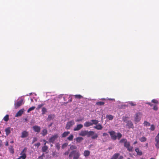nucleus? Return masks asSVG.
Here are the masks:
<instances>
[{"label": "nucleus", "instance_id": "2f4dec72", "mask_svg": "<svg viewBox=\"0 0 159 159\" xmlns=\"http://www.w3.org/2000/svg\"><path fill=\"white\" fill-rule=\"evenodd\" d=\"M104 104V102H98L96 103V105L98 106L103 105Z\"/></svg>", "mask_w": 159, "mask_h": 159}, {"label": "nucleus", "instance_id": "4d7b16f0", "mask_svg": "<svg viewBox=\"0 0 159 159\" xmlns=\"http://www.w3.org/2000/svg\"><path fill=\"white\" fill-rule=\"evenodd\" d=\"M52 124H53V123H51V124H50L48 125V127H50L52 125Z\"/></svg>", "mask_w": 159, "mask_h": 159}, {"label": "nucleus", "instance_id": "aec40b11", "mask_svg": "<svg viewBox=\"0 0 159 159\" xmlns=\"http://www.w3.org/2000/svg\"><path fill=\"white\" fill-rule=\"evenodd\" d=\"M55 117V116L54 115H48V117L47 119L48 121H50L51 120H53Z\"/></svg>", "mask_w": 159, "mask_h": 159}, {"label": "nucleus", "instance_id": "f704fd0d", "mask_svg": "<svg viewBox=\"0 0 159 159\" xmlns=\"http://www.w3.org/2000/svg\"><path fill=\"white\" fill-rule=\"evenodd\" d=\"M3 120L5 121H7L9 120V115H6L3 118Z\"/></svg>", "mask_w": 159, "mask_h": 159}, {"label": "nucleus", "instance_id": "7ed1b4c3", "mask_svg": "<svg viewBox=\"0 0 159 159\" xmlns=\"http://www.w3.org/2000/svg\"><path fill=\"white\" fill-rule=\"evenodd\" d=\"M94 134V132L93 131H88V130H82L79 133V135L82 136H87L88 137H89L91 135H92Z\"/></svg>", "mask_w": 159, "mask_h": 159}, {"label": "nucleus", "instance_id": "bb28decb", "mask_svg": "<svg viewBox=\"0 0 159 159\" xmlns=\"http://www.w3.org/2000/svg\"><path fill=\"white\" fill-rule=\"evenodd\" d=\"M9 151L10 153L12 154L14 153V149L13 148V146H10L9 148Z\"/></svg>", "mask_w": 159, "mask_h": 159}, {"label": "nucleus", "instance_id": "37998d69", "mask_svg": "<svg viewBox=\"0 0 159 159\" xmlns=\"http://www.w3.org/2000/svg\"><path fill=\"white\" fill-rule=\"evenodd\" d=\"M44 105V104L43 103L41 104H39L38 105V109H40L42 106Z\"/></svg>", "mask_w": 159, "mask_h": 159}, {"label": "nucleus", "instance_id": "6e6552de", "mask_svg": "<svg viewBox=\"0 0 159 159\" xmlns=\"http://www.w3.org/2000/svg\"><path fill=\"white\" fill-rule=\"evenodd\" d=\"M58 137V135L57 134H55L52 135L49 139V143H54V142L56 140Z\"/></svg>", "mask_w": 159, "mask_h": 159}, {"label": "nucleus", "instance_id": "5fc2aeb1", "mask_svg": "<svg viewBox=\"0 0 159 159\" xmlns=\"http://www.w3.org/2000/svg\"><path fill=\"white\" fill-rule=\"evenodd\" d=\"M5 145L6 146H8V142L7 141L6 142V143L5 144Z\"/></svg>", "mask_w": 159, "mask_h": 159}, {"label": "nucleus", "instance_id": "864d4df0", "mask_svg": "<svg viewBox=\"0 0 159 159\" xmlns=\"http://www.w3.org/2000/svg\"><path fill=\"white\" fill-rule=\"evenodd\" d=\"M38 158L39 159H43V158L42 157V156H39V157H38Z\"/></svg>", "mask_w": 159, "mask_h": 159}, {"label": "nucleus", "instance_id": "cd10ccee", "mask_svg": "<svg viewBox=\"0 0 159 159\" xmlns=\"http://www.w3.org/2000/svg\"><path fill=\"white\" fill-rule=\"evenodd\" d=\"M74 96L75 98L79 99H81L83 98L82 96L80 94L75 95H74Z\"/></svg>", "mask_w": 159, "mask_h": 159}, {"label": "nucleus", "instance_id": "20e7f679", "mask_svg": "<svg viewBox=\"0 0 159 159\" xmlns=\"http://www.w3.org/2000/svg\"><path fill=\"white\" fill-rule=\"evenodd\" d=\"M98 121L96 120H92L91 121H87L84 124V126L86 127H89L93 124L97 125L98 123Z\"/></svg>", "mask_w": 159, "mask_h": 159}, {"label": "nucleus", "instance_id": "c9c22d12", "mask_svg": "<svg viewBox=\"0 0 159 159\" xmlns=\"http://www.w3.org/2000/svg\"><path fill=\"white\" fill-rule=\"evenodd\" d=\"M122 137V134L120 133H118L117 134L116 138H117L118 139H120Z\"/></svg>", "mask_w": 159, "mask_h": 159}, {"label": "nucleus", "instance_id": "c03bdc74", "mask_svg": "<svg viewBox=\"0 0 159 159\" xmlns=\"http://www.w3.org/2000/svg\"><path fill=\"white\" fill-rule=\"evenodd\" d=\"M102 135L104 137H105L106 138L108 137L109 136L108 134L106 133H103Z\"/></svg>", "mask_w": 159, "mask_h": 159}, {"label": "nucleus", "instance_id": "e433bc0d", "mask_svg": "<svg viewBox=\"0 0 159 159\" xmlns=\"http://www.w3.org/2000/svg\"><path fill=\"white\" fill-rule=\"evenodd\" d=\"M70 148L71 150H73L74 149H76L77 148V147L76 146L72 145L70 146Z\"/></svg>", "mask_w": 159, "mask_h": 159}, {"label": "nucleus", "instance_id": "680f3d73", "mask_svg": "<svg viewBox=\"0 0 159 159\" xmlns=\"http://www.w3.org/2000/svg\"><path fill=\"white\" fill-rule=\"evenodd\" d=\"M46 143L45 142L43 144V145H44L43 146H46Z\"/></svg>", "mask_w": 159, "mask_h": 159}, {"label": "nucleus", "instance_id": "69168bd1", "mask_svg": "<svg viewBox=\"0 0 159 159\" xmlns=\"http://www.w3.org/2000/svg\"><path fill=\"white\" fill-rule=\"evenodd\" d=\"M44 154L43 153V154L41 155V156H42V157L44 156Z\"/></svg>", "mask_w": 159, "mask_h": 159}, {"label": "nucleus", "instance_id": "9b49d317", "mask_svg": "<svg viewBox=\"0 0 159 159\" xmlns=\"http://www.w3.org/2000/svg\"><path fill=\"white\" fill-rule=\"evenodd\" d=\"M156 143L155 146L157 149L159 148V133L155 138Z\"/></svg>", "mask_w": 159, "mask_h": 159}, {"label": "nucleus", "instance_id": "4c0bfd02", "mask_svg": "<svg viewBox=\"0 0 159 159\" xmlns=\"http://www.w3.org/2000/svg\"><path fill=\"white\" fill-rule=\"evenodd\" d=\"M35 107L34 106H33L30 108L27 111V112H29L30 111H32L34 109Z\"/></svg>", "mask_w": 159, "mask_h": 159}, {"label": "nucleus", "instance_id": "393cba45", "mask_svg": "<svg viewBox=\"0 0 159 159\" xmlns=\"http://www.w3.org/2000/svg\"><path fill=\"white\" fill-rule=\"evenodd\" d=\"M5 131L6 132V134L7 135H8L9 134L11 133L10 128L8 127L6 129Z\"/></svg>", "mask_w": 159, "mask_h": 159}, {"label": "nucleus", "instance_id": "412c9836", "mask_svg": "<svg viewBox=\"0 0 159 159\" xmlns=\"http://www.w3.org/2000/svg\"><path fill=\"white\" fill-rule=\"evenodd\" d=\"M83 140V138L81 137H78L75 139L77 143H80Z\"/></svg>", "mask_w": 159, "mask_h": 159}, {"label": "nucleus", "instance_id": "a18cd8bd", "mask_svg": "<svg viewBox=\"0 0 159 159\" xmlns=\"http://www.w3.org/2000/svg\"><path fill=\"white\" fill-rule=\"evenodd\" d=\"M67 144L66 143L63 144L62 146V148L64 149L65 147H66L67 146Z\"/></svg>", "mask_w": 159, "mask_h": 159}, {"label": "nucleus", "instance_id": "b1692460", "mask_svg": "<svg viewBox=\"0 0 159 159\" xmlns=\"http://www.w3.org/2000/svg\"><path fill=\"white\" fill-rule=\"evenodd\" d=\"M90 152L89 150H85L84 152V155L85 157H87L89 156L90 155Z\"/></svg>", "mask_w": 159, "mask_h": 159}, {"label": "nucleus", "instance_id": "c756f323", "mask_svg": "<svg viewBox=\"0 0 159 159\" xmlns=\"http://www.w3.org/2000/svg\"><path fill=\"white\" fill-rule=\"evenodd\" d=\"M107 117L109 120H112L113 118V116L111 115H107Z\"/></svg>", "mask_w": 159, "mask_h": 159}, {"label": "nucleus", "instance_id": "6e6d98bb", "mask_svg": "<svg viewBox=\"0 0 159 159\" xmlns=\"http://www.w3.org/2000/svg\"><path fill=\"white\" fill-rule=\"evenodd\" d=\"M147 104L150 105L151 107H152V104L148 102L147 103Z\"/></svg>", "mask_w": 159, "mask_h": 159}, {"label": "nucleus", "instance_id": "dca6fc26", "mask_svg": "<svg viewBox=\"0 0 159 159\" xmlns=\"http://www.w3.org/2000/svg\"><path fill=\"white\" fill-rule=\"evenodd\" d=\"M28 132L26 131H24L21 133V137L22 138H26L28 136Z\"/></svg>", "mask_w": 159, "mask_h": 159}, {"label": "nucleus", "instance_id": "5701e85b", "mask_svg": "<svg viewBox=\"0 0 159 159\" xmlns=\"http://www.w3.org/2000/svg\"><path fill=\"white\" fill-rule=\"evenodd\" d=\"M70 134V131L64 132L61 135L62 138H64L66 137L69 134Z\"/></svg>", "mask_w": 159, "mask_h": 159}, {"label": "nucleus", "instance_id": "603ef678", "mask_svg": "<svg viewBox=\"0 0 159 159\" xmlns=\"http://www.w3.org/2000/svg\"><path fill=\"white\" fill-rule=\"evenodd\" d=\"M56 147L58 149H59L60 147L59 145L58 144H57Z\"/></svg>", "mask_w": 159, "mask_h": 159}, {"label": "nucleus", "instance_id": "774afa93", "mask_svg": "<svg viewBox=\"0 0 159 159\" xmlns=\"http://www.w3.org/2000/svg\"><path fill=\"white\" fill-rule=\"evenodd\" d=\"M51 147H52V144H51Z\"/></svg>", "mask_w": 159, "mask_h": 159}, {"label": "nucleus", "instance_id": "c85d7f7f", "mask_svg": "<svg viewBox=\"0 0 159 159\" xmlns=\"http://www.w3.org/2000/svg\"><path fill=\"white\" fill-rule=\"evenodd\" d=\"M92 136V139H96L98 137V134H96V133H94V134H93L92 135H91Z\"/></svg>", "mask_w": 159, "mask_h": 159}, {"label": "nucleus", "instance_id": "7c9ffc66", "mask_svg": "<svg viewBox=\"0 0 159 159\" xmlns=\"http://www.w3.org/2000/svg\"><path fill=\"white\" fill-rule=\"evenodd\" d=\"M74 137L73 135L72 134H71L68 137H67V139L69 141L72 140Z\"/></svg>", "mask_w": 159, "mask_h": 159}, {"label": "nucleus", "instance_id": "f8f14e48", "mask_svg": "<svg viewBox=\"0 0 159 159\" xmlns=\"http://www.w3.org/2000/svg\"><path fill=\"white\" fill-rule=\"evenodd\" d=\"M32 128L35 132H37L38 133H39L40 131L41 128L40 126L38 125L34 126Z\"/></svg>", "mask_w": 159, "mask_h": 159}, {"label": "nucleus", "instance_id": "2eb2a0df", "mask_svg": "<svg viewBox=\"0 0 159 159\" xmlns=\"http://www.w3.org/2000/svg\"><path fill=\"white\" fill-rule=\"evenodd\" d=\"M126 126H128L129 128H134V125L132 123V122L130 120H128L126 122Z\"/></svg>", "mask_w": 159, "mask_h": 159}, {"label": "nucleus", "instance_id": "f3484780", "mask_svg": "<svg viewBox=\"0 0 159 159\" xmlns=\"http://www.w3.org/2000/svg\"><path fill=\"white\" fill-rule=\"evenodd\" d=\"M24 112V109H20L16 113V115H15V117H17L20 116Z\"/></svg>", "mask_w": 159, "mask_h": 159}, {"label": "nucleus", "instance_id": "ea45409f", "mask_svg": "<svg viewBox=\"0 0 159 159\" xmlns=\"http://www.w3.org/2000/svg\"><path fill=\"white\" fill-rule=\"evenodd\" d=\"M129 104L132 106H134L136 105V104L132 102H129Z\"/></svg>", "mask_w": 159, "mask_h": 159}, {"label": "nucleus", "instance_id": "4468645a", "mask_svg": "<svg viewBox=\"0 0 159 159\" xmlns=\"http://www.w3.org/2000/svg\"><path fill=\"white\" fill-rule=\"evenodd\" d=\"M83 127V125L81 124L77 125L76 127L74 128L73 130L74 131H78L82 129Z\"/></svg>", "mask_w": 159, "mask_h": 159}, {"label": "nucleus", "instance_id": "4be33fe9", "mask_svg": "<svg viewBox=\"0 0 159 159\" xmlns=\"http://www.w3.org/2000/svg\"><path fill=\"white\" fill-rule=\"evenodd\" d=\"M135 151L136 152L137 154L139 156H141L142 154V152L141 150H140L139 148H136L135 149Z\"/></svg>", "mask_w": 159, "mask_h": 159}, {"label": "nucleus", "instance_id": "1a4fd4ad", "mask_svg": "<svg viewBox=\"0 0 159 159\" xmlns=\"http://www.w3.org/2000/svg\"><path fill=\"white\" fill-rule=\"evenodd\" d=\"M120 155L119 153H115L112 156L111 159H123V157L122 156H119Z\"/></svg>", "mask_w": 159, "mask_h": 159}, {"label": "nucleus", "instance_id": "bf43d9fd", "mask_svg": "<svg viewBox=\"0 0 159 159\" xmlns=\"http://www.w3.org/2000/svg\"><path fill=\"white\" fill-rule=\"evenodd\" d=\"M82 120V119H81V120H79V119H78V120H76V121L78 122V121H81Z\"/></svg>", "mask_w": 159, "mask_h": 159}, {"label": "nucleus", "instance_id": "09e8293b", "mask_svg": "<svg viewBox=\"0 0 159 159\" xmlns=\"http://www.w3.org/2000/svg\"><path fill=\"white\" fill-rule=\"evenodd\" d=\"M40 145V143H35L34 144V145L35 146H37L38 147H39Z\"/></svg>", "mask_w": 159, "mask_h": 159}, {"label": "nucleus", "instance_id": "49530a36", "mask_svg": "<svg viewBox=\"0 0 159 159\" xmlns=\"http://www.w3.org/2000/svg\"><path fill=\"white\" fill-rule=\"evenodd\" d=\"M69 101L68 102H66V103H68L69 102H72V98L71 97H70V96L69 97Z\"/></svg>", "mask_w": 159, "mask_h": 159}, {"label": "nucleus", "instance_id": "473e14b6", "mask_svg": "<svg viewBox=\"0 0 159 159\" xmlns=\"http://www.w3.org/2000/svg\"><path fill=\"white\" fill-rule=\"evenodd\" d=\"M139 140L141 142H144L146 141L147 139L145 137L143 136L139 139Z\"/></svg>", "mask_w": 159, "mask_h": 159}, {"label": "nucleus", "instance_id": "a878e982", "mask_svg": "<svg viewBox=\"0 0 159 159\" xmlns=\"http://www.w3.org/2000/svg\"><path fill=\"white\" fill-rule=\"evenodd\" d=\"M48 147L47 146H43L42 148V150L43 152H45L48 150Z\"/></svg>", "mask_w": 159, "mask_h": 159}, {"label": "nucleus", "instance_id": "8fccbe9b", "mask_svg": "<svg viewBox=\"0 0 159 159\" xmlns=\"http://www.w3.org/2000/svg\"><path fill=\"white\" fill-rule=\"evenodd\" d=\"M153 109L155 111H157L158 109L157 106L156 105L154 106L153 107Z\"/></svg>", "mask_w": 159, "mask_h": 159}, {"label": "nucleus", "instance_id": "423d86ee", "mask_svg": "<svg viewBox=\"0 0 159 159\" xmlns=\"http://www.w3.org/2000/svg\"><path fill=\"white\" fill-rule=\"evenodd\" d=\"M142 116V114L141 112H138L135 114L134 116V121L137 122L140 121L141 120V117Z\"/></svg>", "mask_w": 159, "mask_h": 159}, {"label": "nucleus", "instance_id": "f03ea898", "mask_svg": "<svg viewBox=\"0 0 159 159\" xmlns=\"http://www.w3.org/2000/svg\"><path fill=\"white\" fill-rule=\"evenodd\" d=\"M80 155V154L79 151L73 150L69 154V157L70 158L73 157V159H78Z\"/></svg>", "mask_w": 159, "mask_h": 159}, {"label": "nucleus", "instance_id": "3c124183", "mask_svg": "<svg viewBox=\"0 0 159 159\" xmlns=\"http://www.w3.org/2000/svg\"><path fill=\"white\" fill-rule=\"evenodd\" d=\"M69 152L68 151H66L64 153L65 155H68L69 154Z\"/></svg>", "mask_w": 159, "mask_h": 159}, {"label": "nucleus", "instance_id": "e2e57ef3", "mask_svg": "<svg viewBox=\"0 0 159 159\" xmlns=\"http://www.w3.org/2000/svg\"><path fill=\"white\" fill-rule=\"evenodd\" d=\"M146 146L147 147H148V143H147L146 144Z\"/></svg>", "mask_w": 159, "mask_h": 159}, {"label": "nucleus", "instance_id": "79ce46f5", "mask_svg": "<svg viewBox=\"0 0 159 159\" xmlns=\"http://www.w3.org/2000/svg\"><path fill=\"white\" fill-rule=\"evenodd\" d=\"M152 102L154 103L158 104V101L155 99H153L152 100Z\"/></svg>", "mask_w": 159, "mask_h": 159}, {"label": "nucleus", "instance_id": "39448f33", "mask_svg": "<svg viewBox=\"0 0 159 159\" xmlns=\"http://www.w3.org/2000/svg\"><path fill=\"white\" fill-rule=\"evenodd\" d=\"M27 150V148H25L20 153V156H19L17 159H25L26 157V152Z\"/></svg>", "mask_w": 159, "mask_h": 159}, {"label": "nucleus", "instance_id": "72a5a7b5", "mask_svg": "<svg viewBox=\"0 0 159 159\" xmlns=\"http://www.w3.org/2000/svg\"><path fill=\"white\" fill-rule=\"evenodd\" d=\"M144 126H148L150 125V123L146 121H145L143 123Z\"/></svg>", "mask_w": 159, "mask_h": 159}, {"label": "nucleus", "instance_id": "de8ad7c7", "mask_svg": "<svg viewBox=\"0 0 159 159\" xmlns=\"http://www.w3.org/2000/svg\"><path fill=\"white\" fill-rule=\"evenodd\" d=\"M37 141V139L36 138L34 137V138L32 141V143H34V142L36 141Z\"/></svg>", "mask_w": 159, "mask_h": 159}, {"label": "nucleus", "instance_id": "0e129e2a", "mask_svg": "<svg viewBox=\"0 0 159 159\" xmlns=\"http://www.w3.org/2000/svg\"><path fill=\"white\" fill-rule=\"evenodd\" d=\"M43 141L44 142H45L46 141L44 139L43 140Z\"/></svg>", "mask_w": 159, "mask_h": 159}, {"label": "nucleus", "instance_id": "f257e3e1", "mask_svg": "<svg viewBox=\"0 0 159 159\" xmlns=\"http://www.w3.org/2000/svg\"><path fill=\"white\" fill-rule=\"evenodd\" d=\"M119 142L120 143H124L125 147L126 148L129 152H132L133 151V147L130 146L129 142H128L126 139H122L120 140Z\"/></svg>", "mask_w": 159, "mask_h": 159}, {"label": "nucleus", "instance_id": "58836bf2", "mask_svg": "<svg viewBox=\"0 0 159 159\" xmlns=\"http://www.w3.org/2000/svg\"><path fill=\"white\" fill-rule=\"evenodd\" d=\"M42 114H45V112L46 111V109L45 107H43L42 108Z\"/></svg>", "mask_w": 159, "mask_h": 159}, {"label": "nucleus", "instance_id": "13d9d810", "mask_svg": "<svg viewBox=\"0 0 159 159\" xmlns=\"http://www.w3.org/2000/svg\"><path fill=\"white\" fill-rule=\"evenodd\" d=\"M137 143V141H135L134 143H133L134 144H135Z\"/></svg>", "mask_w": 159, "mask_h": 159}, {"label": "nucleus", "instance_id": "ddd939ff", "mask_svg": "<svg viewBox=\"0 0 159 159\" xmlns=\"http://www.w3.org/2000/svg\"><path fill=\"white\" fill-rule=\"evenodd\" d=\"M23 100L21 99L20 101L17 102L15 104V106L16 108H18L20 107L23 103Z\"/></svg>", "mask_w": 159, "mask_h": 159}, {"label": "nucleus", "instance_id": "9d476101", "mask_svg": "<svg viewBox=\"0 0 159 159\" xmlns=\"http://www.w3.org/2000/svg\"><path fill=\"white\" fill-rule=\"evenodd\" d=\"M110 134L111 138L113 140H116V136L115 132L113 131H111L108 132Z\"/></svg>", "mask_w": 159, "mask_h": 159}, {"label": "nucleus", "instance_id": "338daca9", "mask_svg": "<svg viewBox=\"0 0 159 159\" xmlns=\"http://www.w3.org/2000/svg\"><path fill=\"white\" fill-rule=\"evenodd\" d=\"M45 142L46 143H48V142L47 141H46Z\"/></svg>", "mask_w": 159, "mask_h": 159}, {"label": "nucleus", "instance_id": "0eeeda50", "mask_svg": "<svg viewBox=\"0 0 159 159\" xmlns=\"http://www.w3.org/2000/svg\"><path fill=\"white\" fill-rule=\"evenodd\" d=\"M75 124L73 120H72L68 122L65 127V129H69Z\"/></svg>", "mask_w": 159, "mask_h": 159}, {"label": "nucleus", "instance_id": "a211bd4d", "mask_svg": "<svg viewBox=\"0 0 159 159\" xmlns=\"http://www.w3.org/2000/svg\"><path fill=\"white\" fill-rule=\"evenodd\" d=\"M96 125L94 126L93 127L94 128L97 130H101L103 128V127L102 125L100 124H97Z\"/></svg>", "mask_w": 159, "mask_h": 159}, {"label": "nucleus", "instance_id": "052dcab7", "mask_svg": "<svg viewBox=\"0 0 159 159\" xmlns=\"http://www.w3.org/2000/svg\"><path fill=\"white\" fill-rule=\"evenodd\" d=\"M10 143H14V141H10Z\"/></svg>", "mask_w": 159, "mask_h": 159}, {"label": "nucleus", "instance_id": "a19ab883", "mask_svg": "<svg viewBox=\"0 0 159 159\" xmlns=\"http://www.w3.org/2000/svg\"><path fill=\"white\" fill-rule=\"evenodd\" d=\"M150 129L151 131H153L155 129L154 126L153 125H151V127L150 128Z\"/></svg>", "mask_w": 159, "mask_h": 159}, {"label": "nucleus", "instance_id": "6ab92c4d", "mask_svg": "<svg viewBox=\"0 0 159 159\" xmlns=\"http://www.w3.org/2000/svg\"><path fill=\"white\" fill-rule=\"evenodd\" d=\"M48 130L46 129H43L41 132V134L43 136H45L48 134Z\"/></svg>", "mask_w": 159, "mask_h": 159}]
</instances>
